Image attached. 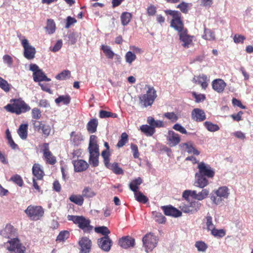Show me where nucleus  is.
Masks as SVG:
<instances>
[{"instance_id":"obj_1","label":"nucleus","mask_w":253,"mask_h":253,"mask_svg":"<svg viewBox=\"0 0 253 253\" xmlns=\"http://www.w3.org/2000/svg\"><path fill=\"white\" fill-rule=\"evenodd\" d=\"M197 168L198 171L195 175L194 185L204 188L209 184V179L214 177L215 171L210 165L203 162L199 163Z\"/></svg>"},{"instance_id":"obj_2","label":"nucleus","mask_w":253,"mask_h":253,"mask_svg":"<svg viewBox=\"0 0 253 253\" xmlns=\"http://www.w3.org/2000/svg\"><path fill=\"white\" fill-rule=\"evenodd\" d=\"M11 103L5 106L4 108L9 112L20 115L30 110V106L21 99H11Z\"/></svg>"},{"instance_id":"obj_3","label":"nucleus","mask_w":253,"mask_h":253,"mask_svg":"<svg viewBox=\"0 0 253 253\" xmlns=\"http://www.w3.org/2000/svg\"><path fill=\"white\" fill-rule=\"evenodd\" d=\"M67 219L69 221H72L74 223L78 224V227L84 233H89L93 229V226L90 225V220L85 218L84 216L68 215Z\"/></svg>"},{"instance_id":"obj_4","label":"nucleus","mask_w":253,"mask_h":253,"mask_svg":"<svg viewBox=\"0 0 253 253\" xmlns=\"http://www.w3.org/2000/svg\"><path fill=\"white\" fill-rule=\"evenodd\" d=\"M156 97L157 94L155 89L153 87L148 86L146 93L139 96V102L144 107H147L152 105Z\"/></svg>"},{"instance_id":"obj_5","label":"nucleus","mask_w":253,"mask_h":253,"mask_svg":"<svg viewBox=\"0 0 253 253\" xmlns=\"http://www.w3.org/2000/svg\"><path fill=\"white\" fill-rule=\"evenodd\" d=\"M166 12L171 15L173 17L170 23V26L171 27L176 30L178 33L185 30L184 29L183 24L181 20V13L180 12L169 10L166 11Z\"/></svg>"},{"instance_id":"obj_6","label":"nucleus","mask_w":253,"mask_h":253,"mask_svg":"<svg viewBox=\"0 0 253 253\" xmlns=\"http://www.w3.org/2000/svg\"><path fill=\"white\" fill-rule=\"evenodd\" d=\"M24 212L30 220L34 221L40 219L44 213L43 209L42 207L33 205L29 206Z\"/></svg>"},{"instance_id":"obj_7","label":"nucleus","mask_w":253,"mask_h":253,"mask_svg":"<svg viewBox=\"0 0 253 253\" xmlns=\"http://www.w3.org/2000/svg\"><path fill=\"white\" fill-rule=\"evenodd\" d=\"M158 239L153 233L146 234L142 238L143 246L146 252L152 251L157 245Z\"/></svg>"},{"instance_id":"obj_8","label":"nucleus","mask_w":253,"mask_h":253,"mask_svg":"<svg viewBox=\"0 0 253 253\" xmlns=\"http://www.w3.org/2000/svg\"><path fill=\"white\" fill-rule=\"evenodd\" d=\"M201 206V204L199 202L194 200L188 201L186 204L181 203L179 208L183 212L193 214L199 210Z\"/></svg>"},{"instance_id":"obj_9","label":"nucleus","mask_w":253,"mask_h":253,"mask_svg":"<svg viewBox=\"0 0 253 253\" xmlns=\"http://www.w3.org/2000/svg\"><path fill=\"white\" fill-rule=\"evenodd\" d=\"M21 43L24 49V57L29 60L33 59L36 54L35 48L30 45L28 41L25 39L21 41Z\"/></svg>"},{"instance_id":"obj_10","label":"nucleus","mask_w":253,"mask_h":253,"mask_svg":"<svg viewBox=\"0 0 253 253\" xmlns=\"http://www.w3.org/2000/svg\"><path fill=\"white\" fill-rule=\"evenodd\" d=\"M80 247V253H90L91 251L92 242L86 237L81 238L78 242Z\"/></svg>"},{"instance_id":"obj_11","label":"nucleus","mask_w":253,"mask_h":253,"mask_svg":"<svg viewBox=\"0 0 253 253\" xmlns=\"http://www.w3.org/2000/svg\"><path fill=\"white\" fill-rule=\"evenodd\" d=\"M97 243L102 250L109 252L112 246L113 242L109 236H104L98 239Z\"/></svg>"},{"instance_id":"obj_12","label":"nucleus","mask_w":253,"mask_h":253,"mask_svg":"<svg viewBox=\"0 0 253 253\" xmlns=\"http://www.w3.org/2000/svg\"><path fill=\"white\" fill-rule=\"evenodd\" d=\"M178 35L179 40L182 42V45L185 48H188L192 44L193 37L188 35L186 29L178 33Z\"/></svg>"},{"instance_id":"obj_13","label":"nucleus","mask_w":253,"mask_h":253,"mask_svg":"<svg viewBox=\"0 0 253 253\" xmlns=\"http://www.w3.org/2000/svg\"><path fill=\"white\" fill-rule=\"evenodd\" d=\"M164 213L168 216H171L175 217H179L181 215V212L173 207L172 206H167L162 207Z\"/></svg>"},{"instance_id":"obj_14","label":"nucleus","mask_w":253,"mask_h":253,"mask_svg":"<svg viewBox=\"0 0 253 253\" xmlns=\"http://www.w3.org/2000/svg\"><path fill=\"white\" fill-rule=\"evenodd\" d=\"M119 244L124 249L133 247L135 245V240L130 236L122 237L119 240Z\"/></svg>"},{"instance_id":"obj_15","label":"nucleus","mask_w":253,"mask_h":253,"mask_svg":"<svg viewBox=\"0 0 253 253\" xmlns=\"http://www.w3.org/2000/svg\"><path fill=\"white\" fill-rule=\"evenodd\" d=\"M43 148V156L46 159L47 163L50 165L55 164L56 162V158L53 156L51 152L49 150L48 144L44 143Z\"/></svg>"},{"instance_id":"obj_16","label":"nucleus","mask_w":253,"mask_h":253,"mask_svg":"<svg viewBox=\"0 0 253 253\" xmlns=\"http://www.w3.org/2000/svg\"><path fill=\"white\" fill-rule=\"evenodd\" d=\"M192 119L196 122H202L206 119V114L205 112L199 108H195L191 113Z\"/></svg>"},{"instance_id":"obj_17","label":"nucleus","mask_w":253,"mask_h":253,"mask_svg":"<svg viewBox=\"0 0 253 253\" xmlns=\"http://www.w3.org/2000/svg\"><path fill=\"white\" fill-rule=\"evenodd\" d=\"M167 140L170 146H175L177 145L180 141V138L178 134L176 133L172 130L168 131Z\"/></svg>"},{"instance_id":"obj_18","label":"nucleus","mask_w":253,"mask_h":253,"mask_svg":"<svg viewBox=\"0 0 253 253\" xmlns=\"http://www.w3.org/2000/svg\"><path fill=\"white\" fill-rule=\"evenodd\" d=\"M226 86L225 82L220 79L214 80L212 82V88L218 93L222 92Z\"/></svg>"},{"instance_id":"obj_19","label":"nucleus","mask_w":253,"mask_h":253,"mask_svg":"<svg viewBox=\"0 0 253 253\" xmlns=\"http://www.w3.org/2000/svg\"><path fill=\"white\" fill-rule=\"evenodd\" d=\"M89 153V162L93 167L98 166V157L99 156V150H88Z\"/></svg>"},{"instance_id":"obj_20","label":"nucleus","mask_w":253,"mask_h":253,"mask_svg":"<svg viewBox=\"0 0 253 253\" xmlns=\"http://www.w3.org/2000/svg\"><path fill=\"white\" fill-rule=\"evenodd\" d=\"M73 164L74 167V170L76 172L83 171L86 170L88 166L87 163L83 160L73 161Z\"/></svg>"},{"instance_id":"obj_21","label":"nucleus","mask_w":253,"mask_h":253,"mask_svg":"<svg viewBox=\"0 0 253 253\" xmlns=\"http://www.w3.org/2000/svg\"><path fill=\"white\" fill-rule=\"evenodd\" d=\"M71 143L75 146H79L84 140L81 132L72 131L70 134Z\"/></svg>"},{"instance_id":"obj_22","label":"nucleus","mask_w":253,"mask_h":253,"mask_svg":"<svg viewBox=\"0 0 253 253\" xmlns=\"http://www.w3.org/2000/svg\"><path fill=\"white\" fill-rule=\"evenodd\" d=\"M32 173L37 180H42L44 176V172L41 166L39 164H35L32 168Z\"/></svg>"},{"instance_id":"obj_23","label":"nucleus","mask_w":253,"mask_h":253,"mask_svg":"<svg viewBox=\"0 0 253 253\" xmlns=\"http://www.w3.org/2000/svg\"><path fill=\"white\" fill-rule=\"evenodd\" d=\"M15 232L13 226L10 224H7L3 230L0 231V234L4 237L10 238L14 236Z\"/></svg>"},{"instance_id":"obj_24","label":"nucleus","mask_w":253,"mask_h":253,"mask_svg":"<svg viewBox=\"0 0 253 253\" xmlns=\"http://www.w3.org/2000/svg\"><path fill=\"white\" fill-rule=\"evenodd\" d=\"M33 79L35 82H40L42 81L49 82L50 79L48 78L42 70L33 74Z\"/></svg>"},{"instance_id":"obj_25","label":"nucleus","mask_w":253,"mask_h":253,"mask_svg":"<svg viewBox=\"0 0 253 253\" xmlns=\"http://www.w3.org/2000/svg\"><path fill=\"white\" fill-rule=\"evenodd\" d=\"M105 166L116 174H123L124 173L123 169L119 166V164L117 163L114 162L112 164L109 162L108 164Z\"/></svg>"},{"instance_id":"obj_26","label":"nucleus","mask_w":253,"mask_h":253,"mask_svg":"<svg viewBox=\"0 0 253 253\" xmlns=\"http://www.w3.org/2000/svg\"><path fill=\"white\" fill-rule=\"evenodd\" d=\"M215 194L222 199L227 198L229 194V189L226 186L220 187L215 191Z\"/></svg>"},{"instance_id":"obj_27","label":"nucleus","mask_w":253,"mask_h":253,"mask_svg":"<svg viewBox=\"0 0 253 253\" xmlns=\"http://www.w3.org/2000/svg\"><path fill=\"white\" fill-rule=\"evenodd\" d=\"M98 124V120L96 119H91L86 125L87 131L91 133L95 132L96 131Z\"/></svg>"},{"instance_id":"obj_28","label":"nucleus","mask_w":253,"mask_h":253,"mask_svg":"<svg viewBox=\"0 0 253 253\" xmlns=\"http://www.w3.org/2000/svg\"><path fill=\"white\" fill-rule=\"evenodd\" d=\"M27 124H21L17 130V133L22 139H26L28 135Z\"/></svg>"},{"instance_id":"obj_29","label":"nucleus","mask_w":253,"mask_h":253,"mask_svg":"<svg viewBox=\"0 0 253 253\" xmlns=\"http://www.w3.org/2000/svg\"><path fill=\"white\" fill-rule=\"evenodd\" d=\"M207 79V76L205 75H202V76H199L196 78H194L193 79V81L198 84H201L203 88L206 89L208 86Z\"/></svg>"},{"instance_id":"obj_30","label":"nucleus","mask_w":253,"mask_h":253,"mask_svg":"<svg viewBox=\"0 0 253 253\" xmlns=\"http://www.w3.org/2000/svg\"><path fill=\"white\" fill-rule=\"evenodd\" d=\"M142 183V179L138 177L133 180L129 184L130 189L133 192H136L138 189V186Z\"/></svg>"},{"instance_id":"obj_31","label":"nucleus","mask_w":253,"mask_h":253,"mask_svg":"<svg viewBox=\"0 0 253 253\" xmlns=\"http://www.w3.org/2000/svg\"><path fill=\"white\" fill-rule=\"evenodd\" d=\"M69 200L78 206L83 205L84 201L83 196L81 195H72L69 197Z\"/></svg>"},{"instance_id":"obj_32","label":"nucleus","mask_w":253,"mask_h":253,"mask_svg":"<svg viewBox=\"0 0 253 253\" xmlns=\"http://www.w3.org/2000/svg\"><path fill=\"white\" fill-rule=\"evenodd\" d=\"M132 18V15L130 13L124 12L121 15V20L122 24L123 26H126L128 24Z\"/></svg>"},{"instance_id":"obj_33","label":"nucleus","mask_w":253,"mask_h":253,"mask_svg":"<svg viewBox=\"0 0 253 253\" xmlns=\"http://www.w3.org/2000/svg\"><path fill=\"white\" fill-rule=\"evenodd\" d=\"M140 130L147 136H152L155 132V130L153 126L147 125L141 126Z\"/></svg>"},{"instance_id":"obj_34","label":"nucleus","mask_w":253,"mask_h":253,"mask_svg":"<svg viewBox=\"0 0 253 253\" xmlns=\"http://www.w3.org/2000/svg\"><path fill=\"white\" fill-rule=\"evenodd\" d=\"M101 49L108 59H113L115 53L112 51L110 46L108 45H102Z\"/></svg>"},{"instance_id":"obj_35","label":"nucleus","mask_w":253,"mask_h":253,"mask_svg":"<svg viewBox=\"0 0 253 253\" xmlns=\"http://www.w3.org/2000/svg\"><path fill=\"white\" fill-rule=\"evenodd\" d=\"M45 29L47 33L49 34H52L55 32L56 26L53 20L50 19L47 20Z\"/></svg>"},{"instance_id":"obj_36","label":"nucleus","mask_w":253,"mask_h":253,"mask_svg":"<svg viewBox=\"0 0 253 253\" xmlns=\"http://www.w3.org/2000/svg\"><path fill=\"white\" fill-rule=\"evenodd\" d=\"M55 102L57 104L62 102L63 104L67 105L70 103L71 97L68 94L65 95H60L55 100Z\"/></svg>"},{"instance_id":"obj_37","label":"nucleus","mask_w":253,"mask_h":253,"mask_svg":"<svg viewBox=\"0 0 253 253\" xmlns=\"http://www.w3.org/2000/svg\"><path fill=\"white\" fill-rule=\"evenodd\" d=\"M97 137L94 135L90 136L89 143L88 148V150H99L98 145L97 144Z\"/></svg>"},{"instance_id":"obj_38","label":"nucleus","mask_w":253,"mask_h":253,"mask_svg":"<svg viewBox=\"0 0 253 253\" xmlns=\"http://www.w3.org/2000/svg\"><path fill=\"white\" fill-rule=\"evenodd\" d=\"M96 195V193L89 187H85L82 191L83 197L90 198Z\"/></svg>"},{"instance_id":"obj_39","label":"nucleus","mask_w":253,"mask_h":253,"mask_svg":"<svg viewBox=\"0 0 253 253\" xmlns=\"http://www.w3.org/2000/svg\"><path fill=\"white\" fill-rule=\"evenodd\" d=\"M205 222L207 226V229L211 231L215 227L214 225L212 223V218L208 213L204 219Z\"/></svg>"},{"instance_id":"obj_40","label":"nucleus","mask_w":253,"mask_h":253,"mask_svg":"<svg viewBox=\"0 0 253 253\" xmlns=\"http://www.w3.org/2000/svg\"><path fill=\"white\" fill-rule=\"evenodd\" d=\"M204 126L206 128L211 132H215L219 129V127L216 124H214L211 122H205L204 123Z\"/></svg>"},{"instance_id":"obj_41","label":"nucleus","mask_w":253,"mask_h":253,"mask_svg":"<svg viewBox=\"0 0 253 253\" xmlns=\"http://www.w3.org/2000/svg\"><path fill=\"white\" fill-rule=\"evenodd\" d=\"M134 197L135 199L140 203L145 204L148 201V198L140 191L135 192Z\"/></svg>"},{"instance_id":"obj_42","label":"nucleus","mask_w":253,"mask_h":253,"mask_svg":"<svg viewBox=\"0 0 253 253\" xmlns=\"http://www.w3.org/2000/svg\"><path fill=\"white\" fill-rule=\"evenodd\" d=\"M211 234L217 238H222L225 234V231L223 229H217L215 227L211 230Z\"/></svg>"},{"instance_id":"obj_43","label":"nucleus","mask_w":253,"mask_h":253,"mask_svg":"<svg viewBox=\"0 0 253 253\" xmlns=\"http://www.w3.org/2000/svg\"><path fill=\"white\" fill-rule=\"evenodd\" d=\"M94 230L96 233H100L104 235V236H109L108 235L110 233L108 228L104 226L96 227L95 228Z\"/></svg>"},{"instance_id":"obj_44","label":"nucleus","mask_w":253,"mask_h":253,"mask_svg":"<svg viewBox=\"0 0 253 253\" xmlns=\"http://www.w3.org/2000/svg\"><path fill=\"white\" fill-rule=\"evenodd\" d=\"M99 116V117L101 118H106L109 117L115 118H117L118 116L117 114L112 113L110 112L102 110L100 111Z\"/></svg>"},{"instance_id":"obj_45","label":"nucleus","mask_w":253,"mask_h":253,"mask_svg":"<svg viewBox=\"0 0 253 253\" xmlns=\"http://www.w3.org/2000/svg\"><path fill=\"white\" fill-rule=\"evenodd\" d=\"M125 60L126 62L131 65L132 63L136 59V55L131 51H127L125 55Z\"/></svg>"},{"instance_id":"obj_46","label":"nucleus","mask_w":253,"mask_h":253,"mask_svg":"<svg viewBox=\"0 0 253 253\" xmlns=\"http://www.w3.org/2000/svg\"><path fill=\"white\" fill-rule=\"evenodd\" d=\"M68 42L70 44H74L77 41L78 35L77 33L73 32L66 36Z\"/></svg>"},{"instance_id":"obj_47","label":"nucleus","mask_w":253,"mask_h":253,"mask_svg":"<svg viewBox=\"0 0 253 253\" xmlns=\"http://www.w3.org/2000/svg\"><path fill=\"white\" fill-rule=\"evenodd\" d=\"M71 73L69 70H64L60 74L57 75L55 78L59 80H64L70 77Z\"/></svg>"},{"instance_id":"obj_48","label":"nucleus","mask_w":253,"mask_h":253,"mask_svg":"<svg viewBox=\"0 0 253 253\" xmlns=\"http://www.w3.org/2000/svg\"><path fill=\"white\" fill-rule=\"evenodd\" d=\"M127 141H128V135L126 132H124L121 134V139L118 141V142L117 144V146L118 148L122 147L124 145H125Z\"/></svg>"},{"instance_id":"obj_49","label":"nucleus","mask_w":253,"mask_h":253,"mask_svg":"<svg viewBox=\"0 0 253 253\" xmlns=\"http://www.w3.org/2000/svg\"><path fill=\"white\" fill-rule=\"evenodd\" d=\"M195 246L198 251L202 252H205L208 248L207 245L204 242L201 241H197L195 243Z\"/></svg>"},{"instance_id":"obj_50","label":"nucleus","mask_w":253,"mask_h":253,"mask_svg":"<svg viewBox=\"0 0 253 253\" xmlns=\"http://www.w3.org/2000/svg\"><path fill=\"white\" fill-rule=\"evenodd\" d=\"M10 85L7 81L0 77V88L7 92L10 90Z\"/></svg>"},{"instance_id":"obj_51","label":"nucleus","mask_w":253,"mask_h":253,"mask_svg":"<svg viewBox=\"0 0 253 253\" xmlns=\"http://www.w3.org/2000/svg\"><path fill=\"white\" fill-rule=\"evenodd\" d=\"M69 232L67 231H63L59 233L56 238V241L59 242L64 241L69 238Z\"/></svg>"},{"instance_id":"obj_52","label":"nucleus","mask_w":253,"mask_h":253,"mask_svg":"<svg viewBox=\"0 0 253 253\" xmlns=\"http://www.w3.org/2000/svg\"><path fill=\"white\" fill-rule=\"evenodd\" d=\"M209 194V190L207 189H203L201 192L197 193L196 200L201 201L205 199Z\"/></svg>"},{"instance_id":"obj_53","label":"nucleus","mask_w":253,"mask_h":253,"mask_svg":"<svg viewBox=\"0 0 253 253\" xmlns=\"http://www.w3.org/2000/svg\"><path fill=\"white\" fill-rule=\"evenodd\" d=\"M203 38L206 40L209 41L213 40L215 39L214 33L209 29L205 30Z\"/></svg>"},{"instance_id":"obj_54","label":"nucleus","mask_w":253,"mask_h":253,"mask_svg":"<svg viewBox=\"0 0 253 253\" xmlns=\"http://www.w3.org/2000/svg\"><path fill=\"white\" fill-rule=\"evenodd\" d=\"M10 180L17 184L19 186H22L23 184V180L21 177L18 174H15L12 176Z\"/></svg>"},{"instance_id":"obj_55","label":"nucleus","mask_w":253,"mask_h":253,"mask_svg":"<svg viewBox=\"0 0 253 253\" xmlns=\"http://www.w3.org/2000/svg\"><path fill=\"white\" fill-rule=\"evenodd\" d=\"M164 116L172 122L177 121L178 119L177 116L174 112L165 113Z\"/></svg>"},{"instance_id":"obj_56","label":"nucleus","mask_w":253,"mask_h":253,"mask_svg":"<svg viewBox=\"0 0 253 253\" xmlns=\"http://www.w3.org/2000/svg\"><path fill=\"white\" fill-rule=\"evenodd\" d=\"M173 129L181 133L182 134H186L188 133L186 129L179 124H175L173 127Z\"/></svg>"},{"instance_id":"obj_57","label":"nucleus","mask_w":253,"mask_h":253,"mask_svg":"<svg viewBox=\"0 0 253 253\" xmlns=\"http://www.w3.org/2000/svg\"><path fill=\"white\" fill-rule=\"evenodd\" d=\"M193 96L195 99V101L197 103H199L204 101L206 99V96L203 94H197L196 92H193L192 93Z\"/></svg>"},{"instance_id":"obj_58","label":"nucleus","mask_w":253,"mask_h":253,"mask_svg":"<svg viewBox=\"0 0 253 253\" xmlns=\"http://www.w3.org/2000/svg\"><path fill=\"white\" fill-rule=\"evenodd\" d=\"M101 156H102L104 159V165L108 164V163L110 162V153L109 151L107 150H103L102 152Z\"/></svg>"},{"instance_id":"obj_59","label":"nucleus","mask_w":253,"mask_h":253,"mask_svg":"<svg viewBox=\"0 0 253 253\" xmlns=\"http://www.w3.org/2000/svg\"><path fill=\"white\" fill-rule=\"evenodd\" d=\"M2 59L3 62L7 64L9 67H11L13 63V59L9 55H4L2 57Z\"/></svg>"},{"instance_id":"obj_60","label":"nucleus","mask_w":253,"mask_h":253,"mask_svg":"<svg viewBox=\"0 0 253 253\" xmlns=\"http://www.w3.org/2000/svg\"><path fill=\"white\" fill-rule=\"evenodd\" d=\"M155 220L159 223H164L166 222V217L161 213L157 212L155 215Z\"/></svg>"},{"instance_id":"obj_61","label":"nucleus","mask_w":253,"mask_h":253,"mask_svg":"<svg viewBox=\"0 0 253 253\" xmlns=\"http://www.w3.org/2000/svg\"><path fill=\"white\" fill-rule=\"evenodd\" d=\"M77 22V20L75 18L71 17V16H68L66 19V23L65 26V28H69L70 26L76 23Z\"/></svg>"},{"instance_id":"obj_62","label":"nucleus","mask_w":253,"mask_h":253,"mask_svg":"<svg viewBox=\"0 0 253 253\" xmlns=\"http://www.w3.org/2000/svg\"><path fill=\"white\" fill-rule=\"evenodd\" d=\"M32 115L33 118L39 119L41 117V112L38 108H34L32 111Z\"/></svg>"},{"instance_id":"obj_63","label":"nucleus","mask_w":253,"mask_h":253,"mask_svg":"<svg viewBox=\"0 0 253 253\" xmlns=\"http://www.w3.org/2000/svg\"><path fill=\"white\" fill-rule=\"evenodd\" d=\"M51 131L50 126L48 125H46L44 124V126H42V133L44 135L45 137L48 136Z\"/></svg>"},{"instance_id":"obj_64","label":"nucleus","mask_w":253,"mask_h":253,"mask_svg":"<svg viewBox=\"0 0 253 253\" xmlns=\"http://www.w3.org/2000/svg\"><path fill=\"white\" fill-rule=\"evenodd\" d=\"M246 38L242 35L236 34L233 38L234 42L236 43H243Z\"/></svg>"}]
</instances>
